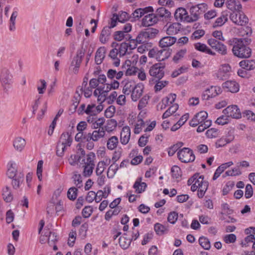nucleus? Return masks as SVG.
I'll return each instance as SVG.
<instances>
[{"label":"nucleus","instance_id":"obj_30","mask_svg":"<svg viewBox=\"0 0 255 255\" xmlns=\"http://www.w3.org/2000/svg\"><path fill=\"white\" fill-rule=\"evenodd\" d=\"M240 66L246 70H252L255 69V60H244L239 63Z\"/></svg>","mask_w":255,"mask_h":255},{"label":"nucleus","instance_id":"obj_62","mask_svg":"<svg viewBox=\"0 0 255 255\" xmlns=\"http://www.w3.org/2000/svg\"><path fill=\"white\" fill-rule=\"evenodd\" d=\"M212 125V121L211 120H208L203 124H199V127L197 129L198 132H201L204 131L206 129L210 127Z\"/></svg>","mask_w":255,"mask_h":255},{"label":"nucleus","instance_id":"obj_17","mask_svg":"<svg viewBox=\"0 0 255 255\" xmlns=\"http://www.w3.org/2000/svg\"><path fill=\"white\" fill-rule=\"evenodd\" d=\"M144 86L141 84H137L135 88L133 89L130 94L131 99L132 101H137L142 95Z\"/></svg>","mask_w":255,"mask_h":255},{"label":"nucleus","instance_id":"obj_22","mask_svg":"<svg viewBox=\"0 0 255 255\" xmlns=\"http://www.w3.org/2000/svg\"><path fill=\"white\" fill-rule=\"evenodd\" d=\"M111 32L112 30L110 27L108 26H105L102 30L100 35V41L103 44L106 43L110 39Z\"/></svg>","mask_w":255,"mask_h":255},{"label":"nucleus","instance_id":"obj_32","mask_svg":"<svg viewBox=\"0 0 255 255\" xmlns=\"http://www.w3.org/2000/svg\"><path fill=\"white\" fill-rule=\"evenodd\" d=\"M128 235L126 233L123 234L119 239V244L122 249H127L130 245L132 239L128 238Z\"/></svg>","mask_w":255,"mask_h":255},{"label":"nucleus","instance_id":"obj_9","mask_svg":"<svg viewBox=\"0 0 255 255\" xmlns=\"http://www.w3.org/2000/svg\"><path fill=\"white\" fill-rule=\"evenodd\" d=\"M208 43L213 49L222 55L227 54L226 46L221 42L215 38H210L208 40Z\"/></svg>","mask_w":255,"mask_h":255},{"label":"nucleus","instance_id":"obj_15","mask_svg":"<svg viewBox=\"0 0 255 255\" xmlns=\"http://www.w3.org/2000/svg\"><path fill=\"white\" fill-rule=\"evenodd\" d=\"M164 28H166L165 31L167 35H173L181 30L182 26L179 22H174L170 23L169 25H166Z\"/></svg>","mask_w":255,"mask_h":255},{"label":"nucleus","instance_id":"obj_7","mask_svg":"<svg viewBox=\"0 0 255 255\" xmlns=\"http://www.w3.org/2000/svg\"><path fill=\"white\" fill-rule=\"evenodd\" d=\"M208 113L205 111H201L196 114L193 119L190 121V125L195 127L201 124L205 123L207 120Z\"/></svg>","mask_w":255,"mask_h":255},{"label":"nucleus","instance_id":"obj_34","mask_svg":"<svg viewBox=\"0 0 255 255\" xmlns=\"http://www.w3.org/2000/svg\"><path fill=\"white\" fill-rule=\"evenodd\" d=\"M228 21V13L226 11L222 12L220 17L217 18L214 23L213 26L215 28L221 26Z\"/></svg>","mask_w":255,"mask_h":255},{"label":"nucleus","instance_id":"obj_57","mask_svg":"<svg viewBox=\"0 0 255 255\" xmlns=\"http://www.w3.org/2000/svg\"><path fill=\"white\" fill-rule=\"evenodd\" d=\"M95 166L89 165H84L83 166V174L85 177H89L93 173Z\"/></svg>","mask_w":255,"mask_h":255},{"label":"nucleus","instance_id":"obj_51","mask_svg":"<svg viewBox=\"0 0 255 255\" xmlns=\"http://www.w3.org/2000/svg\"><path fill=\"white\" fill-rule=\"evenodd\" d=\"M111 46L113 49L110 51L109 56L112 59H116L119 55V51L117 48L119 46V44L116 42H113Z\"/></svg>","mask_w":255,"mask_h":255},{"label":"nucleus","instance_id":"obj_25","mask_svg":"<svg viewBox=\"0 0 255 255\" xmlns=\"http://www.w3.org/2000/svg\"><path fill=\"white\" fill-rule=\"evenodd\" d=\"M106 128H99L94 130L92 135V140L94 141H98L100 138H103L106 134Z\"/></svg>","mask_w":255,"mask_h":255},{"label":"nucleus","instance_id":"obj_53","mask_svg":"<svg viewBox=\"0 0 255 255\" xmlns=\"http://www.w3.org/2000/svg\"><path fill=\"white\" fill-rule=\"evenodd\" d=\"M145 31L146 35H147V37L148 40L154 38L159 33V30L158 29L153 28L146 29Z\"/></svg>","mask_w":255,"mask_h":255},{"label":"nucleus","instance_id":"obj_6","mask_svg":"<svg viewBox=\"0 0 255 255\" xmlns=\"http://www.w3.org/2000/svg\"><path fill=\"white\" fill-rule=\"evenodd\" d=\"M231 20L239 25H244L248 22V18L241 11L234 12L230 14Z\"/></svg>","mask_w":255,"mask_h":255},{"label":"nucleus","instance_id":"obj_33","mask_svg":"<svg viewBox=\"0 0 255 255\" xmlns=\"http://www.w3.org/2000/svg\"><path fill=\"white\" fill-rule=\"evenodd\" d=\"M8 168L6 174L9 178H13L16 177L19 173L17 172L16 165L14 162H10L8 163Z\"/></svg>","mask_w":255,"mask_h":255},{"label":"nucleus","instance_id":"obj_45","mask_svg":"<svg viewBox=\"0 0 255 255\" xmlns=\"http://www.w3.org/2000/svg\"><path fill=\"white\" fill-rule=\"evenodd\" d=\"M96 159V155L93 152H90L87 155L86 159H83L82 161L84 162V165H90L95 166L94 160Z\"/></svg>","mask_w":255,"mask_h":255},{"label":"nucleus","instance_id":"obj_12","mask_svg":"<svg viewBox=\"0 0 255 255\" xmlns=\"http://www.w3.org/2000/svg\"><path fill=\"white\" fill-rule=\"evenodd\" d=\"M150 11H153V8L151 6L146 7L143 8H137L132 13V15L130 16V21H132L138 19L142 16Z\"/></svg>","mask_w":255,"mask_h":255},{"label":"nucleus","instance_id":"obj_55","mask_svg":"<svg viewBox=\"0 0 255 255\" xmlns=\"http://www.w3.org/2000/svg\"><path fill=\"white\" fill-rule=\"evenodd\" d=\"M78 189L72 187L69 189L67 192V197L71 200H74L77 196Z\"/></svg>","mask_w":255,"mask_h":255},{"label":"nucleus","instance_id":"obj_8","mask_svg":"<svg viewBox=\"0 0 255 255\" xmlns=\"http://www.w3.org/2000/svg\"><path fill=\"white\" fill-rule=\"evenodd\" d=\"M231 71V67L229 64L221 65L216 74L217 79L222 81L227 79L229 77Z\"/></svg>","mask_w":255,"mask_h":255},{"label":"nucleus","instance_id":"obj_1","mask_svg":"<svg viewBox=\"0 0 255 255\" xmlns=\"http://www.w3.org/2000/svg\"><path fill=\"white\" fill-rule=\"evenodd\" d=\"M251 39L248 37L234 38L231 40L233 45L232 52L234 55L240 58H248L252 55V49L249 46Z\"/></svg>","mask_w":255,"mask_h":255},{"label":"nucleus","instance_id":"obj_19","mask_svg":"<svg viewBox=\"0 0 255 255\" xmlns=\"http://www.w3.org/2000/svg\"><path fill=\"white\" fill-rule=\"evenodd\" d=\"M158 19L155 13H149L145 15L142 19V25L143 26H149L156 23Z\"/></svg>","mask_w":255,"mask_h":255},{"label":"nucleus","instance_id":"obj_64","mask_svg":"<svg viewBox=\"0 0 255 255\" xmlns=\"http://www.w3.org/2000/svg\"><path fill=\"white\" fill-rule=\"evenodd\" d=\"M252 33V30L250 27L247 26L245 28H242L240 31V35L243 37L246 36V37L251 35Z\"/></svg>","mask_w":255,"mask_h":255},{"label":"nucleus","instance_id":"obj_44","mask_svg":"<svg viewBox=\"0 0 255 255\" xmlns=\"http://www.w3.org/2000/svg\"><path fill=\"white\" fill-rule=\"evenodd\" d=\"M105 122V119L104 118H98L97 117L91 127L93 129H99V128H105V127H103Z\"/></svg>","mask_w":255,"mask_h":255},{"label":"nucleus","instance_id":"obj_39","mask_svg":"<svg viewBox=\"0 0 255 255\" xmlns=\"http://www.w3.org/2000/svg\"><path fill=\"white\" fill-rule=\"evenodd\" d=\"M195 48L201 52H204L205 53L214 55L215 53L212 51L205 44L201 43H196L194 44Z\"/></svg>","mask_w":255,"mask_h":255},{"label":"nucleus","instance_id":"obj_61","mask_svg":"<svg viewBox=\"0 0 255 255\" xmlns=\"http://www.w3.org/2000/svg\"><path fill=\"white\" fill-rule=\"evenodd\" d=\"M171 173L173 178L177 179L181 176V169L178 166L174 165L171 168Z\"/></svg>","mask_w":255,"mask_h":255},{"label":"nucleus","instance_id":"obj_2","mask_svg":"<svg viewBox=\"0 0 255 255\" xmlns=\"http://www.w3.org/2000/svg\"><path fill=\"white\" fill-rule=\"evenodd\" d=\"M206 6L207 5L205 3H200L191 6L190 8V15H189L187 18L189 22L197 21L199 18L200 15L204 12Z\"/></svg>","mask_w":255,"mask_h":255},{"label":"nucleus","instance_id":"obj_18","mask_svg":"<svg viewBox=\"0 0 255 255\" xmlns=\"http://www.w3.org/2000/svg\"><path fill=\"white\" fill-rule=\"evenodd\" d=\"M189 15L185 8L179 7L177 8L174 13V17L178 21H186L189 22L187 19Z\"/></svg>","mask_w":255,"mask_h":255},{"label":"nucleus","instance_id":"obj_38","mask_svg":"<svg viewBox=\"0 0 255 255\" xmlns=\"http://www.w3.org/2000/svg\"><path fill=\"white\" fill-rule=\"evenodd\" d=\"M233 139L234 138L233 136H223L216 141L215 142V147L217 148L224 147L227 144L230 143Z\"/></svg>","mask_w":255,"mask_h":255},{"label":"nucleus","instance_id":"obj_46","mask_svg":"<svg viewBox=\"0 0 255 255\" xmlns=\"http://www.w3.org/2000/svg\"><path fill=\"white\" fill-rule=\"evenodd\" d=\"M2 196L6 202H10L13 199V196L8 187H6L3 190Z\"/></svg>","mask_w":255,"mask_h":255},{"label":"nucleus","instance_id":"obj_41","mask_svg":"<svg viewBox=\"0 0 255 255\" xmlns=\"http://www.w3.org/2000/svg\"><path fill=\"white\" fill-rule=\"evenodd\" d=\"M105 50L104 48H99L96 53L95 57V62L97 64L99 65L102 63L105 57Z\"/></svg>","mask_w":255,"mask_h":255},{"label":"nucleus","instance_id":"obj_28","mask_svg":"<svg viewBox=\"0 0 255 255\" xmlns=\"http://www.w3.org/2000/svg\"><path fill=\"white\" fill-rule=\"evenodd\" d=\"M233 162L232 161H230L225 163H223L219 166L217 169H216L214 175L213 177V180H215L217 179L218 177L220 176L221 174L228 167L233 164Z\"/></svg>","mask_w":255,"mask_h":255},{"label":"nucleus","instance_id":"obj_52","mask_svg":"<svg viewBox=\"0 0 255 255\" xmlns=\"http://www.w3.org/2000/svg\"><path fill=\"white\" fill-rule=\"evenodd\" d=\"M219 131L218 129L211 128L206 131V135L208 138H213L218 136Z\"/></svg>","mask_w":255,"mask_h":255},{"label":"nucleus","instance_id":"obj_60","mask_svg":"<svg viewBox=\"0 0 255 255\" xmlns=\"http://www.w3.org/2000/svg\"><path fill=\"white\" fill-rule=\"evenodd\" d=\"M96 109V105L95 104H89L85 110V113L87 115H97Z\"/></svg>","mask_w":255,"mask_h":255},{"label":"nucleus","instance_id":"obj_49","mask_svg":"<svg viewBox=\"0 0 255 255\" xmlns=\"http://www.w3.org/2000/svg\"><path fill=\"white\" fill-rule=\"evenodd\" d=\"M119 51V55L120 57L124 56L127 53L128 49V43L126 42H123L119 46H118Z\"/></svg>","mask_w":255,"mask_h":255},{"label":"nucleus","instance_id":"obj_27","mask_svg":"<svg viewBox=\"0 0 255 255\" xmlns=\"http://www.w3.org/2000/svg\"><path fill=\"white\" fill-rule=\"evenodd\" d=\"M0 80L2 84H9L11 82V76L6 69H3L0 73Z\"/></svg>","mask_w":255,"mask_h":255},{"label":"nucleus","instance_id":"obj_37","mask_svg":"<svg viewBox=\"0 0 255 255\" xmlns=\"http://www.w3.org/2000/svg\"><path fill=\"white\" fill-rule=\"evenodd\" d=\"M146 187V184L145 182H141V178L136 179L133 186L137 193H141L144 191Z\"/></svg>","mask_w":255,"mask_h":255},{"label":"nucleus","instance_id":"obj_36","mask_svg":"<svg viewBox=\"0 0 255 255\" xmlns=\"http://www.w3.org/2000/svg\"><path fill=\"white\" fill-rule=\"evenodd\" d=\"M136 84L133 81H127L123 87V93L126 95H129L132 91Z\"/></svg>","mask_w":255,"mask_h":255},{"label":"nucleus","instance_id":"obj_20","mask_svg":"<svg viewBox=\"0 0 255 255\" xmlns=\"http://www.w3.org/2000/svg\"><path fill=\"white\" fill-rule=\"evenodd\" d=\"M223 88L231 93H237L239 90V85L235 81H227L223 84Z\"/></svg>","mask_w":255,"mask_h":255},{"label":"nucleus","instance_id":"obj_31","mask_svg":"<svg viewBox=\"0 0 255 255\" xmlns=\"http://www.w3.org/2000/svg\"><path fill=\"white\" fill-rule=\"evenodd\" d=\"M72 142V138L69 132L63 133L60 137L58 142L67 146H70Z\"/></svg>","mask_w":255,"mask_h":255},{"label":"nucleus","instance_id":"obj_43","mask_svg":"<svg viewBox=\"0 0 255 255\" xmlns=\"http://www.w3.org/2000/svg\"><path fill=\"white\" fill-rule=\"evenodd\" d=\"M18 12L16 11H13L11 15L9 23V30L10 31H14L15 30V21Z\"/></svg>","mask_w":255,"mask_h":255},{"label":"nucleus","instance_id":"obj_24","mask_svg":"<svg viewBox=\"0 0 255 255\" xmlns=\"http://www.w3.org/2000/svg\"><path fill=\"white\" fill-rule=\"evenodd\" d=\"M111 188L109 186H106L104 188V190H99L97 193H96V197L95 198V201L97 203L100 202L102 198H106L109 194L110 193Z\"/></svg>","mask_w":255,"mask_h":255},{"label":"nucleus","instance_id":"obj_42","mask_svg":"<svg viewBox=\"0 0 255 255\" xmlns=\"http://www.w3.org/2000/svg\"><path fill=\"white\" fill-rule=\"evenodd\" d=\"M227 7L232 10H239L242 8V5L238 4L236 0H227L226 2Z\"/></svg>","mask_w":255,"mask_h":255},{"label":"nucleus","instance_id":"obj_26","mask_svg":"<svg viewBox=\"0 0 255 255\" xmlns=\"http://www.w3.org/2000/svg\"><path fill=\"white\" fill-rule=\"evenodd\" d=\"M25 144V139L21 137H16L13 141V146L14 149L19 152H21L23 150Z\"/></svg>","mask_w":255,"mask_h":255},{"label":"nucleus","instance_id":"obj_23","mask_svg":"<svg viewBox=\"0 0 255 255\" xmlns=\"http://www.w3.org/2000/svg\"><path fill=\"white\" fill-rule=\"evenodd\" d=\"M171 49L169 48H163L157 50L156 60L158 61H164L170 57L171 54Z\"/></svg>","mask_w":255,"mask_h":255},{"label":"nucleus","instance_id":"obj_4","mask_svg":"<svg viewBox=\"0 0 255 255\" xmlns=\"http://www.w3.org/2000/svg\"><path fill=\"white\" fill-rule=\"evenodd\" d=\"M85 53V50L83 48L78 49L77 51L76 56L74 57L71 62L70 67L72 68L73 72L75 74H76L79 70L82 59L84 56Z\"/></svg>","mask_w":255,"mask_h":255},{"label":"nucleus","instance_id":"obj_10","mask_svg":"<svg viewBox=\"0 0 255 255\" xmlns=\"http://www.w3.org/2000/svg\"><path fill=\"white\" fill-rule=\"evenodd\" d=\"M221 92L222 89L220 87L211 86L203 92L202 98L204 100H207L210 98L216 96L221 93Z\"/></svg>","mask_w":255,"mask_h":255},{"label":"nucleus","instance_id":"obj_48","mask_svg":"<svg viewBox=\"0 0 255 255\" xmlns=\"http://www.w3.org/2000/svg\"><path fill=\"white\" fill-rule=\"evenodd\" d=\"M200 246L205 250H208L211 248L210 242L209 239L204 237H201L199 239Z\"/></svg>","mask_w":255,"mask_h":255},{"label":"nucleus","instance_id":"obj_63","mask_svg":"<svg viewBox=\"0 0 255 255\" xmlns=\"http://www.w3.org/2000/svg\"><path fill=\"white\" fill-rule=\"evenodd\" d=\"M187 50L186 49H181L177 52L173 58V60L177 63L179 60L182 58L186 54Z\"/></svg>","mask_w":255,"mask_h":255},{"label":"nucleus","instance_id":"obj_16","mask_svg":"<svg viewBox=\"0 0 255 255\" xmlns=\"http://www.w3.org/2000/svg\"><path fill=\"white\" fill-rule=\"evenodd\" d=\"M198 182L199 186L198 190V196L199 198H202L207 191L208 187V182L204 180L203 176L200 175L198 178Z\"/></svg>","mask_w":255,"mask_h":255},{"label":"nucleus","instance_id":"obj_35","mask_svg":"<svg viewBox=\"0 0 255 255\" xmlns=\"http://www.w3.org/2000/svg\"><path fill=\"white\" fill-rule=\"evenodd\" d=\"M11 184L14 189H17L19 188L20 184L23 182L24 179V174L21 172H19L16 177L11 178Z\"/></svg>","mask_w":255,"mask_h":255},{"label":"nucleus","instance_id":"obj_56","mask_svg":"<svg viewBox=\"0 0 255 255\" xmlns=\"http://www.w3.org/2000/svg\"><path fill=\"white\" fill-rule=\"evenodd\" d=\"M176 98V95L175 94H170L167 97H166L165 99H163L162 102L163 104H164V108L167 105L169 104V103L171 104H172L175 100Z\"/></svg>","mask_w":255,"mask_h":255},{"label":"nucleus","instance_id":"obj_40","mask_svg":"<svg viewBox=\"0 0 255 255\" xmlns=\"http://www.w3.org/2000/svg\"><path fill=\"white\" fill-rule=\"evenodd\" d=\"M119 144V139L116 136H113L109 138L107 141V146L109 150H114Z\"/></svg>","mask_w":255,"mask_h":255},{"label":"nucleus","instance_id":"obj_47","mask_svg":"<svg viewBox=\"0 0 255 255\" xmlns=\"http://www.w3.org/2000/svg\"><path fill=\"white\" fill-rule=\"evenodd\" d=\"M145 31L140 32L136 38V41L138 44L146 43L148 41V39Z\"/></svg>","mask_w":255,"mask_h":255},{"label":"nucleus","instance_id":"obj_54","mask_svg":"<svg viewBox=\"0 0 255 255\" xmlns=\"http://www.w3.org/2000/svg\"><path fill=\"white\" fill-rule=\"evenodd\" d=\"M72 179L74 184L78 188H81L83 186L82 176L80 174L75 172L73 175Z\"/></svg>","mask_w":255,"mask_h":255},{"label":"nucleus","instance_id":"obj_21","mask_svg":"<svg viewBox=\"0 0 255 255\" xmlns=\"http://www.w3.org/2000/svg\"><path fill=\"white\" fill-rule=\"evenodd\" d=\"M130 129L128 126L124 127L121 132V142L123 144H127L130 139Z\"/></svg>","mask_w":255,"mask_h":255},{"label":"nucleus","instance_id":"obj_58","mask_svg":"<svg viewBox=\"0 0 255 255\" xmlns=\"http://www.w3.org/2000/svg\"><path fill=\"white\" fill-rule=\"evenodd\" d=\"M242 174V172L240 170L239 167L234 168L230 170H228L225 172V175L224 177L226 176H238Z\"/></svg>","mask_w":255,"mask_h":255},{"label":"nucleus","instance_id":"obj_13","mask_svg":"<svg viewBox=\"0 0 255 255\" xmlns=\"http://www.w3.org/2000/svg\"><path fill=\"white\" fill-rule=\"evenodd\" d=\"M158 21L159 20L168 21L171 17V13L168 9L164 7L157 9L155 13Z\"/></svg>","mask_w":255,"mask_h":255},{"label":"nucleus","instance_id":"obj_11","mask_svg":"<svg viewBox=\"0 0 255 255\" xmlns=\"http://www.w3.org/2000/svg\"><path fill=\"white\" fill-rule=\"evenodd\" d=\"M223 112L228 117L234 119H240L242 116L240 110L237 105L229 106L225 109Z\"/></svg>","mask_w":255,"mask_h":255},{"label":"nucleus","instance_id":"obj_29","mask_svg":"<svg viewBox=\"0 0 255 255\" xmlns=\"http://www.w3.org/2000/svg\"><path fill=\"white\" fill-rule=\"evenodd\" d=\"M123 75V71H117L116 70L112 69L108 70L107 73V77L110 79H114V78H116V80H120L122 78Z\"/></svg>","mask_w":255,"mask_h":255},{"label":"nucleus","instance_id":"obj_14","mask_svg":"<svg viewBox=\"0 0 255 255\" xmlns=\"http://www.w3.org/2000/svg\"><path fill=\"white\" fill-rule=\"evenodd\" d=\"M177 38L170 35L162 37L159 41V46L162 48H169L176 41Z\"/></svg>","mask_w":255,"mask_h":255},{"label":"nucleus","instance_id":"obj_3","mask_svg":"<svg viewBox=\"0 0 255 255\" xmlns=\"http://www.w3.org/2000/svg\"><path fill=\"white\" fill-rule=\"evenodd\" d=\"M179 159L182 162L188 163L194 161L195 156L192 150L184 147L179 150L177 153Z\"/></svg>","mask_w":255,"mask_h":255},{"label":"nucleus","instance_id":"obj_50","mask_svg":"<svg viewBox=\"0 0 255 255\" xmlns=\"http://www.w3.org/2000/svg\"><path fill=\"white\" fill-rule=\"evenodd\" d=\"M178 105L177 104H174L170 107L168 108V109L162 115L163 119L167 118L172 114L174 113L178 109Z\"/></svg>","mask_w":255,"mask_h":255},{"label":"nucleus","instance_id":"obj_59","mask_svg":"<svg viewBox=\"0 0 255 255\" xmlns=\"http://www.w3.org/2000/svg\"><path fill=\"white\" fill-rule=\"evenodd\" d=\"M154 230L157 234L161 235L164 233L167 228L159 223H156L154 225Z\"/></svg>","mask_w":255,"mask_h":255},{"label":"nucleus","instance_id":"obj_5","mask_svg":"<svg viewBox=\"0 0 255 255\" xmlns=\"http://www.w3.org/2000/svg\"><path fill=\"white\" fill-rule=\"evenodd\" d=\"M164 65L160 63H156L152 65L149 69V75L158 80L163 78L164 75Z\"/></svg>","mask_w":255,"mask_h":255}]
</instances>
